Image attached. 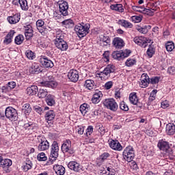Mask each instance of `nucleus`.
I'll list each match as a JSON object with an SVG mask.
<instances>
[{
	"instance_id": "29",
	"label": "nucleus",
	"mask_w": 175,
	"mask_h": 175,
	"mask_svg": "<svg viewBox=\"0 0 175 175\" xmlns=\"http://www.w3.org/2000/svg\"><path fill=\"white\" fill-rule=\"evenodd\" d=\"M103 38H100V42H103V46H110V43H111V40L110 39V37L107 36V34H103L102 36Z\"/></svg>"
},
{
	"instance_id": "9",
	"label": "nucleus",
	"mask_w": 175,
	"mask_h": 175,
	"mask_svg": "<svg viewBox=\"0 0 175 175\" xmlns=\"http://www.w3.org/2000/svg\"><path fill=\"white\" fill-rule=\"evenodd\" d=\"M36 27L38 31L40 33H46V32H49V31H51V28L49 26H44V21L42 19H39L36 21Z\"/></svg>"
},
{
	"instance_id": "42",
	"label": "nucleus",
	"mask_w": 175,
	"mask_h": 175,
	"mask_svg": "<svg viewBox=\"0 0 175 175\" xmlns=\"http://www.w3.org/2000/svg\"><path fill=\"white\" fill-rule=\"evenodd\" d=\"M146 54L147 55H148V57L150 58H151L152 57V55H154L155 54V48H154L153 45H149V48L148 49L147 51H146Z\"/></svg>"
},
{
	"instance_id": "44",
	"label": "nucleus",
	"mask_w": 175,
	"mask_h": 175,
	"mask_svg": "<svg viewBox=\"0 0 175 175\" xmlns=\"http://www.w3.org/2000/svg\"><path fill=\"white\" fill-rule=\"evenodd\" d=\"M109 157H110V154L109 152H104L99 157L100 162H105Z\"/></svg>"
},
{
	"instance_id": "43",
	"label": "nucleus",
	"mask_w": 175,
	"mask_h": 175,
	"mask_svg": "<svg viewBox=\"0 0 175 175\" xmlns=\"http://www.w3.org/2000/svg\"><path fill=\"white\" fill-rule=\"evenodd\" d=\"M165 49L167 51H173V50H174V43H173V42H167L165 44Z\"/></svg>"
},
{
	"instance_id": "63",
	"label": "nucleus",
	"mask_w": 175,
	"mask_h": 175,
	"mask_svg": "<svg viewBox=\"0 0 175 175\" xmlns=\"http://www.w3.org/2000/svg\"><path fill=\"white\" fill-rule=\"evenodd\" d=\"M130 166L134 170H137V169H139V167H137V163H136V162H135V161L131 162L130 163Z\"/></svg>"
},
{
	"instance_id": "2",
	"label": "nucleus",
	"mask_w": 175,
	"mask_h": 175,
	"mask_svg": "<svg viewBox=\"0 0 175 175\" xmlns=\"http://www.w3.org/2000/svg\"><path fill=\"white\" fill-rule=\"evenodd\" d=\"M5 116L6 118L10 120V121H17V120H18L17 110L12 107H8L5 109Z\"/></svg>"
},
{
	"instance_id": "16",
	"label": "nucleus",
	"mask_w": 175,
	"mask_h": 175,
	"mask_svg": "<svg viewBox=\"0 0 175 175\" xmlns=\"http://www.w3.org/2000/svg\"><path fill=\"white\" fill-rule=\"evenodd\" d=\"M109 144L110 148H112V150H114L115 151L122 150V146H121V144H120V142H118V140L111 139Z\"/></svg>"
},
{
	"instance_id": "23",
	"label": "nucleus",
	"mask_w": 175,
	"mask_h": 175,
	"mask_svg": "<svg viewBox=\"0 0 175 175\" xmlns=\"http://www.w3.org/2000/svg\"><path fill=\"white\" fill-rule=\"evenodd\" d=\"M141 84L142 88H146V87H148L150 84V77L147 74H142L141 77Z\"/></svg>"
},
{
	"instance_id": "46",
	"label": "nucleus",
	"mask_w": 175,
	"mask_h": 175,
	"mask_svg": "<svg viewBox=\"0 0 175 175\" xmlns=\"http://www.w3.org/2000/svg\"><path fill=\"white\" fill-rule=\"evenodd\" d=\"M25 55L28 59H33L35 58V54L31 50H27L25 52Z\"/></svg>"
},
{
	"instance_id": "3",
	"label": "nucleus",
	"mask_w": 175,
	"mask_h": 175,
	"mask_svg": "<svg viewBox=\"0 0 175 175\" xmlns=\"http://www.w3.org/2000/svg\"><path fill=\"white\" fill-rule=\"evenodd\" d=\"M124 159L127 162H132L135 158V150L133 147L129 146H127L123 151Z\"/></svg>"
},
{
	"instance_id": "28",
	"label": "nucleus",
	"mask_w": 175,
	"mask_h": 175,
	"mask_svg": "<svg viewBox=\"0 0 175 175\" xmlns=\"http://www.w3.org/2000/svg\"><path fill=\"white\" fill-rule=\"evenodd\" d=\"M102 96H103L102 92L99 91L95 93L92 98V103H99L100 102V100L102 99Z\"/></svg>"
},
{
	"instance_id": "52",
	"label": "nucleus",
	"mask_w": 175,
	"mask_h": 175,
	"mask_svg": "<svg viewBox=\"0 0 175 175\" xmlns=\"http://www.w3.org/2000/svg\"><path fill=\"white\" fill-rule=\"evenodd\" d=\"M136 64V60L133 59H128L126 62V66H133Z\"/></svg>"
},
{
	"instance_id": "31",
	"label": "nucleus",
	"mask_w": 175,
	"mask_h": 175,
	"mask_svg": "<svg viewBox=\"0 0 175 175\" xmlns=\"http://www.w3.org/2000/svg\"><path fill=\"white\" fill-rule=\"evenodd\" d=\"M118 24L119 25H121L122 27H124V28H132L133 27V25H132V23H131L130 22H128V21H125L124 19L121 20H118Z\"/></svg>"
},
{
	"instance_id": "32",
	"label": "nucleus",
	"mask_w": 175,
	"mask_h": 175,
	"mask_svg": "<svg viewBox=\"0 0 175 175\" xmlns=\"http://www.w3.org/2000/svg\"><path fill=\"white\" fill-rule=\"evenodd\" d=\"M45 102L48 106H54L55 105V100H54V96L48 94L45 98Z\"/></svg>"
},
{
	"instance_id": "8",
	"label": "nucleus",
	"mask_w": 175,
	"mask_h": 175,
	"mask_svg": "<svg viewBox=\"0 0 175 175\" xmlns=\"http://www.w3.org/2000/svg\"><path fill=\"white\" fill-rule=\"evenodd\" d=\"M62 151L64 153L68 152L70 155L75 154V150L72 148V142L70 140L67 139L63 143L62 145Z\"/></svg>"
},
{
	"instance_id": "26",
	"label": "nucleus",
	"mask_w": 175,
	"mask_h": 175,
	"mask_svg": "<svg viewBox=\"0 0 175 175\" xmlns=\"http://www.w3.org/2000/svg\"><path fill=\"white\" fill-rule=\"evenodd\" d=\"M20 5L22 10H28V3L27 0H15L14 1V5Z\"/></svg>"
},
{
	"instance_id": "35",
	"label": "nucleus",
	"mask_w": 175,
	"mask_h": 175,
	"mask_svg": "<svg viewBox=\"0 0 175 175\" xmlns=\"http://www.w3.org/2000/svg\"><path fill=\"white\" fill-rule=\"evenodd\" d=\"M54 118H55V113H54V111L50 110L46 113L45 120L47 122H49V121H53Z\"/></svg>"
},
{
	"instance_id": "47",
	"label": "nucleus",
	"mask_w": 175,
	"mask_h": 175,
	"mask_svg": "<svg viewBox=\"0 0 175 175\" xmlns=\"http://www.w3.org/2000/svg\"><path fill=\"white\" fill-rule=\"evenodd\" d=\"M32 168V163L31 161H28L27 163H25L23 166V169L25 172H28L29 169Z\"/></svg>"
},
{
	"instance_id": "54",
	"label": "nucleus",
	"mask_w": 175,
	"mask_h": 175,
	"mask_svg": "<svg viewBox=\"0 0 175 175\" xmlns=\"http://www.w3.org/2000/svg\"><path fill=\"white\" fill-rule=\"evenodd\" d=\"M94 132V127L92 126H88V127L86 129V136L88 137V136H91V134Z\"/></svg>"
},
{
	"instance_id": "34",
	"label": "nucleus",
	"mask_w": 175,
	"mask_h": 175,
	"mask_svg": "<svg viewBox=\"0 0 175 175\" xmlns=\"http://www.w3.org/2000/svg\"><path fill=\"white\" fill-rule=\"evenodd\" d=\"M110 8L111 10H116V12H119V13H123L124 12L122 4H112Z\"/></svg>"
},
{
	"instance_id": "22",
	"label": "nucleus",
	"mask_w": 175,
	"mask_h": 175,
	"mask_svg": "<svg viewBox=\"0 0 175 175\" xmlns=\"http://www.w3.org/2000/svg\"><path fill=\"white\" fill-rule=\"evenodd\" d=\"M15 33H16V31H14V30L10 31V32L5 37V39L3 40V44H10V43L12 42L13 36H14Z\"/></svg>"
},
{
	"instance_id": "24",
	"label": "nucleus",
	"mask_w": 175,
	"mask_h": 175,
	"mask_svg": "<svg viewBox=\"0 0 175 175\" xmlns=\"http://www.w3.org/2000/svg\"><path fill=\"white\" fill-rule=\"evenodd\" d=\"M53 170L57 175L65 174V167L62 165L56 164L53 166Z\"/></svg>"
},
{
	"instance_id": "20",
	"label": "nucleus",
	"mask_w": 175,
	"mask_h": 175,
	"mask_svg": "<svg viewBox=\"0 0 175 175\" xmlns=\"http://www.w3.org/2000/svg\"><path fill=\"white\" fill-rule=\"evenodd\" d=\"M59 12L63 16H68V10L69 9V5L68 2L64 1L59 4Z\"/></svg>"
},
{
	"instance_id": "50",
	"label": "nucleus",
	"mask_w": 175,
	"mask_h": 175,
	"mask_svg": "<svg viewBox=\"0 0 175 175\" xmlns=\"http://www.w3.org/2000/svg\"><path fill=\"white\" fill-rule=\"evenodd\" d=\"M159 80H161V77H152L150 79V84H158L159 83Z\"/></svg>"
},
{
	"instance_id": "19",
	"label": "nucleus",
	"mask_w": 175,
	"mask_h": 175,
	"mask_svg": "<svg viewBox=\"0 0 175 175\" xmlns=\"http://www.w3.org/2000/svg\"><path fill=\"white\" fill-rule=\"evenodd\" d=\"M25 36L27 40H29L33 36V30L31 25L25 26Z\"/></svg>"
},
{
	"instance_id": "41",
	"label": "nucleus",
	"mask_w": 175,
	"mask_h": 175,
	"mask_svg": "<svg viewBox=\"0 0 175 175\" xmlns=\"http://www.w3.org/2000/svg\"><path fill=\"white\" fill-rule=\"evenodd\" d=\"M15 44H23V42H24V36L23 34H19L17 36L15 37Z\"/></svg>"
},
{
	"instance_id": "45",
	"label": "nucleus",
	"mask_w": 175,
	"mask_h": 175,
	"mask_svg": "<svg viewBox=\"0 0 175 175\" xmlns=\"http://www.w3.org/2000/svg\"><path fill=\"white\" fill-rule=\"evenodd\" d=\"M37 159L39 161H47V157H46L44 152H41L37 155Z\"/></svg>"
},
{
	"instance_id": "30",
	"label": "nucleus",
	"mask_w": 175,
	"mask_h": 175,
	"mask_svg": "<svg viewBox=\"0 0 175 175\" xmlns=\"http://www.w3.org/2000/svg\"><path fill=\"white\" fill-rule=\"evenodd\" d=\"M42 87H49V88H54L57 87V83L54 81H45L41 82Z\"/></svg>"
},
{
	"instance_id": "33",
	"label": "nucleus",
	"mask_w": 175,
	"mask_h": 175,
	"mask_svg": "<svg viewBox=\"0 0 175 175\" xmlns=\"http://www.w3.org/2000/svg\"><path fill=\"white\" fill-rule=\"evenodd\" d=\"M38 86L36 85H31V87H29L27 88V92L28 95L33 96L36 95V93L38 92Z\"/></svg>"
},
{
	"instance_id": "15",
	"label": "nucleus",
	"mask_w": 175,
	"mask_h": 175,
	"mask_svg": "<svg viewBox=\"0 0 175 175\" xmlns=\"http://www.w3.org/2000/svg\"><path fill=\"white\" fill-rule=\"evenodd\" d=\"M68 77L72 83H77L79 81V71L76 70H70L68 73Z\"/></svg>"
},
{
	"instance_id": "12",
	"label": "nucleus",
	"mask_w": 175,
	"mask_h": 175,
	"mask_svg": "<svg viewBox=\"0 0 175 175\" xmlns=\"http://www.w3.org/2000/svg\"><path fill=\"white\" fill-rule=\"evenodd\" d=\"M114 72H116V66L113 64H109L106 66L103 72L99 73V75L107 76L108 77H110V73H114Z\"/></svg>"
},
{
	"instance_id": "7",
	"label": "nucleus",
	"mask_w": 175,
	"mask_h": 175,
	"mask_svg": "<svg viewBox=\"0 0 175 175\" xmlns=\"http://www.w3.org/2000/svg\"><path fill=\"white\" fill-rule=\"evenodd\" d=\"M133 42L140 46L141 47L146 48L147 47L148 43H151V40L144 36L140 37H135L133 39Z\"/></svg>"
},
{
	"instance_id": "4",
	"label": "nucleus",
	"mask_w": 175,
	"mask_h": 175,
	"mask_svg": "<svg viewBox=\"0 0 175 175\" xmlns=\"http://www.w3.org/2000/svg\"><path fill=\"white\" fill-rule=\"evenodd\" d=\"M104 106L111 111H117L118 110V105L114 98H107L103 102Z\"/></svg>"
},
{
	"instance_id": "62",
	"label": "nucleus",
	"mask_w": 175,
	"mask_h": 175,
	"mask_svg": "<svg viewBox=\"0 0 175 175\" xmlns=\"http://www.w3.org/2000/svg\"><path fill=\"white\" fill-rule=\"evenodd\" d=\"M113 87V82L112 81H108L105 85V88L106 90H110Z\"/></svg>"
},
{
	"instance_id": "18",
	"label": "nucleus",
	"mask_w": 175,
	"mask_h": 175,
	"mask_svg": "<svg viewBox=\"0 0 175 175\" xmlns=\"http://www.w3.org/2000/svg\"><path fill=\"white\" fill-rule=\"evenodd\" d=\"M83 87L90 91L96 90V84L95 83V81L92 79H87L84 83Z\"/></svg>"
},
{
	"instance_id": "1",
	"label": "nucleus",
	"mask_w": 175,
	"mask_h": 175,
	"mask_svg": "<svg viewBox=\"0 0 175 175\" xmlns=\"http://www.w3.org/2000/svg\"><path fill=\"white\" fill-rule=\"evenodd\" d=\"M90 27L91 25L89 23L79 24L75 26V31L79 38H84V36H87L88 33H90Z\"/></svg>"
},
{
	"instance_id": "25",
	"label": "nucleus",
	"mask_w": 175,
	"mask_h": 175,
	"mask_svg": "<svg viewBox=\"0 0 175 175\" xmlns=\"http://www.w3.org/2000/svg\"><path fill=\"white\" fill-rule=\"evenodd\" d=\"M7 20L10 24H17L20 21V14L17 13L12 16H8Z\"/></svg>"
},
{
	"instance_id": "39",
	"label": "nucleus",
	"mask_w": 175,
	"mask_h": 175,
	"mask_svg": "<svg viewBox=\"0 0 175 175\" xmlns=\"http://www.w3.org/2000/svg\"><path fill=\"white\" fill-rule=\"evenodd\" d=\"M48 94L49 92H47L46 89L40 88L38 90V98H47V96L49 95Z\"/></svg>"
},
{
	"instance_id": "57",
	"label": "nucleus",
	"mask_w": 175,
	"mask_h": 175,
	"mask_svg": "<svg viewBox=\"0 0 175 175\" xmlns=\"http://www.w3.org/2000/svg\"><path fill=\"white\" fill-rule=\"evenodd\" d=\"M33 109L35 111H36V113H38V114H42V113H43V108L38 105L34 106Z\"/></svg>"
},
{
	"instance_id": "17",
	"label": "nucleus",
	"mask_w": 175,
	"mask_h": 175,
	"mask_svg": "<svg viewBox=\"0 0 175 175\" xmlns=\"http://www.w3.org/2000/svg\"><path fill=\"white\" fill-rule=\"evenodd\" d=\"M12 160L9 159H3L0 163V166L3 168V170H5L6 173H9L10 172V170H9V167L12 166Z\"/></svg>"
},
{
	"instance_id": "58",
	"label": "nucleus",
	"mask_w": 175,
	"mask_h": 175,
	"mask_svg": "<svg viewBox=\"0 0 175 175\" xmlns=\"http://www.w3.org/2000/svg\"><path fill=\"white\" fill-rule=\"evenodd\" d=\"M143 13L145 14H147L148 16H152V14H154V12H152V10L147 8H144L143 10Z\"/></svg>"
},
{
	"instance_id": "14",
	"label": "nucleus",
	"mask_w": 175,
	"mask_h": 175,
	"mask_svg": "<svg viewBox=\"0 0 175 175\" xmlns=\"http://www.w3.org/2000/svg\"><path fill=\"white\" fill-rule=\"evenodd\" d=\"M112 44L117 50H121L125 46V42L122 38L116 37L113 38Z\"/></svg>"
},
{
	"instance_id": "64",
	"label": "nucleus",
	"mask_w": 175,
	"mask_h": 175,
	"mask_svg": "<svg viewBox=\"0 0 175 175\" xmlns=\"http://www.w3.org/2000/svg\"><path fill=\"white\" fill-rule=\"evenodd\" d=\"M137 31H139V32H141V33H147L148 32L147 27H145V26L144 27H140L137 29Z\"/></svg>"
},
{
	"instance_id": "61",
	"label": "nucleus",
	"mask_w": 175,
	"mask_h": 175,
	"mask_svg": "<svg viewBox=\"0 0 175 175\" xmlns=\"http://www.w3.org/2000/svg\"><path fill=\"white\" fill-rule=\"evenodd\" d=\"M167 72L170 75H175V67L174 66H170L167 69Z\"/></svg>"
},
{
	"instance_id": "40",
	"label": "nucleus",
	"mask_w": 175,
	"mask_h": 175,
	"mask_svg": "<svg viewBox=\"0 0 175 175\" xmlns=\"http://www.w3.org/2000/svg\"><path fill=\"white\" fill-rule=\"evenodd\" d=\"M22 110L23 113H25V114H26L27 116L29 114L31 111H32V108L31 107V105H29V103H26V104H24V105L23 106Z\"/></svg>"
},
{
	"instance_id": "13",
	"label": "nucleus",
	"mask_w": 175,
	"mask_h": 175,
	"mask_svg": "<svg viewBox=\"0 0 175 175\" xmlns=\"http://www.w3.org/2000/svg\"><path fill=\"white\" fill-rule=\"evenodd\" d=\"M68 167L70 168V170H73L76 173H80V172H81V170L83 169V166H81L80 163L75 161H70L68 164Z\"/></svg>"
},
{
	"instance_id": "48",
	"label": "nucleus",
	"mask_w": 175,
	"mask_h": 175,
	"mask_svg": "<svg viewBox=\"0 0 175 175\" xmlns=\"http://www.w3.org/2000/svg\"><path fill=\"white\" fill-rule=\"evenodd\" d=\"M64 38H65V36H64V33H58L56 35V38L55 40V43L58 42H64Z\"/></svg>"
},
{
	"instance_id": "49",
	"label": "nucleus",
	"mask_w": 175,
	"mask_h": 175,
	"mask_svg": "<svg viewBox=\"0 0 175 175\" xmlns=\"http://www.w3.org/2000/svg\"><path fill=\"white\" fill-rule=\"evenodd\" d=\"M120 110H122L123 111H128V110H129V107L124 101L120 103Z\"/></svg>"
},
{
	"instance_id": "11",
	"label": "nucleus",
	"mask_w": 175,
	"mask_h": 175,
	"mask_svg": "<svg viewBox=\"0 0 175 175\" xmlns=\"http://www.w3.org/2000/svg\"><path fill=\"white\" fill-rule=\"evenodd\" d=\"M39 145L38 146V151H46L50 148V144L44 138H38Z\"/></svg>"
},
{
	"instance_id": "55",
	"label": "nucleus",
	"mask_w": 175,
	"mask_h": 175,
	"mask_svg": "<svg viewBox=\"0 0 175 175\" xmlns=\"http://www.w3.org/2000/svg\"><path fill=\"white\" fill-rule=\"evenodd\" d=\"M106 172L109 174V175H116V170L113 169V167H108L107 168V171Z\"/></svg>"
},
{
	"instance_id": "6",
	"label": "nucleus",
	"mask_w": 175,
	"mask_h": 175,
	"mask_svg": "<svg viewBox=\"0 0 175 175\" xmlns=\"http://www.w3.org/2000/svg\"><path fill=\"white\" fill-rule=\"evenodd\" d=\"M157 146L161 151H163V152H165L166 154H172V148H170L169 142L161 139L159 141Z\"/></svg>"
},
{
	"instance_id": "56",
	"label": "nucleus",
	"mask_w": 175,
	"mask_h": 175,
	"mask_svg": "<svg viewBox=\"0 0 175 175\" xmlns=\"http://www.w3.org/2000/svg\"><path fill=\"white\" fill-rule=\"evenodd\" d=\"M133 10H134L135 12H139V13H143V10H144V9L143 8V7H139V6H136V5H133L132 7Z\"/></svg>"
},
{
	"instance_id": "10",
	"label": "nucleus",
	"mask_w": 175,
	"mask_h": 175,
	"mask_svg": "<svg viewBox=\"0 0 175 175\" xmlns=\"http://www.w3.org/2000/svg\"><path fill=\"white\" fill-rule=\"evenodd\" d=\"M39 62L41 64L43 68H53L54 66V63H53V61L48 59V57L44 55L40 56Z\"/></svg>"
},
{
	"instance_id": "60",
	"label": "nucleus",
	"mask_w": 175,
	"mask_h": 175,
	"mask_svg": "<svg viewBox=\"0 0 175 175\" xmlns=\"http://www.w3.org/2000/svg\"><path fill=\"white\" fill-rule=\"evenodd\" d=\"M7 86H8L9 90H13V88H16V82L14 81L8 82Z\"/></svg>"
},
{
	"instance_id": "53",
	"label": "nucleus",
	"mask_w": 175,
	"mask_h": 175,
	"mask_svg": "<svg viewBox=\"0 0 175 175\" xmlns=\"http://www.w3.org/2000/svg\"><path fill=\"white\" fill-rule=\"evenodd\" d=\"M51 150L59 151V146H58V142L54 141L51 145Z\"/></svg>"
},
{
	"instance_id": "38",
	"label": "nucleus",
	"mask_w": 175,
	"mask_h": 175,
	"mask_svg": "<svg viewBox=\"0 0 175 175\" xmlns=\"http://www.w3.org/2000/svg\"><path fill=\"white\" fill-rule=\"evenodd\" d=\"M63 25H65L66 28H73L75 23L72 19H66L62 22Z\"/></svg>"
},
{
	"instance_id": "36",
	"label": "nucleus",
	"mask_w": 175,
	"mask_h": 175,
	"mask_svg": "<svg viewBox=\"0 0 175 175\" xmlns=\"http://www.w3.org/2000/svg\"><path fill=\"white\" fill-rule=\"evenodd\" d=\"M80 111L83 116H85L90 111V106L87 103H83L80 106Z\"/></svg>"
},
{
	"instance_id": "27",
	"label": "nucleus",
	"mask_w": 175,
	"mask_h": 175,
	"mask_svg": "<svg viewBox=\"0 0 175 175\" xmlns=\"http://www.w3.org/2000/svg\"><path fill=\"white\" fill-rule=\"evenodd\" d=\"M29 72L33 75H38L40 73V66L37 63H33L29 68Z\"/></svg>"
},
{
	"instance_id": "37",
	"label": "nucleus",
	"mask_w": 175,
	"mask_h": 175,
	"mask_svg": "<svg viewBox=\"0 0 175 175\" xmlns=\"http://www.w3.org/2000/svg\"><path fill=\"white\" fill-rule=\"evenodd\" d=\"M129 100L131 103H132V105H137L139 102V98H137V96L136 95V93L133 92L130 94Z\"/></svg>"
},
{
	"instance_id": "51",
	"label": "nucleus",
	"mask_w": 175,
	"mask_h": 175,
	"mask_svg": "<svg viewBox=\"0 0 175 175\" xmlns=\"http://www.w3.org/2000/svg\"><path fill=\"white\" fill-rule=\"evenodd\" d=\"M58 151L59 150H51L50 157L53 158L52 161H55L58 158Z\"/></svg>"
},
{
	"instance_id": "5",
	"label": "nucleus",
	"mask_w": 175,
	"mask_h": 175,
	"mask_svg": "<svg viewBox=\"0 0 175 175\" xmlns=\"http://www.w3.org/2000/svg\"><path fill=\"white\" fill-rule=\"evenodd\" d=\"M131 53H132L131 50L126 49L124 52L114 51L112 53L111 55L113 59L121 61V59H124V58L129 57Z\"/></svg>"
},
{
	"instance_id": "21",
	"label": "nucleus",
	"mask_w": 175,
	"mask_h": 175,
	"mask_svg": "<svg viewBox=\"0 0 175 175\" xmlns=\"http://www.w3.org/2000/svg\"><path fill=\"white\" fill-rule=\"evenodd\" d=\"M55 46L61 51H66L68 49V43L66 41H59L57 42H55Z\"/></svg>"
},
{
	"instance_id": "59",
	"label": "nucleus",
	"mask_w": 175,
	"mask_h": 175,
	"mask_svg": "<svg viewBox=\"0 0 175 175\" xmlns=\"http://www.w3.org/2000/svg\"><path fill=\"white\" fill-rule=\"evenodd\" d=\"M132 20L134 23H140L142 21V17L139 16H132Z\"/></svg>"
}]
</instances>
